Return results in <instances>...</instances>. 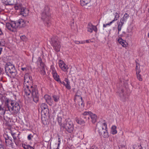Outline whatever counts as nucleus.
Listing matches in <instances>:
<instances>
[{
  "instance_id": "f257e3e1",
  "label": "nucleus",
  "mask_w": 149,
  "mask_h": 149,
  "mask_svg": "<svg viewBox=\"0 0 149 149\" xmlns=\"http://www.w3.org/2000/svg\"><path fill=\"white\" fill-rule=\"evenodd\" d=\"M23 93L25 96L29 98L31 95L36 103L39 101L38 91L36 87L33 85L32 77L28 73L26 74L24 76Z\"/></svg>"
},
{
  "instance_id": "f03ea898",
  "label": "nucleus",
  "mask_w": 149,
  "mask_h": 149,
  "mask_svg": "<svg viewBox=\"0 0 149 149\" xmlns=\"http://www.w3.org/2000/svg\"><path fill=\"white\" fill-rule=\"evenodd\" d=\"M5 105L7 106L9 111L13 114L16 115L19 113L20 107L18 102L7 99L5 102Z\"/></svg>"
},
{
  "instance_id": "7ed1b4c3",
  "label": "nucleus",
  "mask_w": 149,
  "mask_h": 149,
  "mask_svg": "<svg viewBox=\"0 0 149 149\" xmlns=\"http://www.w3.org/2000/svg\"><path fill=\"white\" fill-rule=\"evenodd\" d=\"M96 129L97 130L99 134L103 137L108 138L109 136L106 123L103 124L98 123L96 125Z\"/></svg>"
},
{
  "instance_id": "20e7f679",
  "label": "nucleus",
  "mask_w": 149,
  "mask_h": 149,
  "mask_svg": "<svg viewBox=\"0 0 149 149\" xmlns=\"http://www.w3.org/2000/svg\"><path fill=\"white\" fill-rule=\"evenodd\" d=\"M5 70L7 74L9 76L14 77L17 74L16 70L14 66L10 62L6 64Z\"/></svg>"
},
{
  "instance_id": "39448f33",
  "label": "nucleus",
  "mask_w": 149,
  "mask_h": 149,
  "mask_svg": "<svg viewBox=\"0 0 149 149\" xmlns=\"http://www.w3.org/2000/svg\"><path fill=\"white\" fill-rule=\"evenodd\" d=\"M49 9L48 7H45V9L42 14V19L46 26L48 27L50 25V14L49 13Z\"/></svg>"
},
{
  "instance_id": "423d86ee",
  "label": "nucleus",
  "mask_w": 149,
  "mask_h": 149,
  "mask_svg": "<svg viewBox=\"0 0 149 149\" xmlns=\"http://www.w3.org/2000/svg\"><path fill=\"white\" fill-rule=\"evenodd\" d=\"M51 43L54 49L57 52L60 51L61 46L57 37H53L51 39Z\"/></svg>"
},
{
  "instance_id": "0eeeda50",
  "label": "nucleus",
  "mask_w": 149,
  "mask_h": 149,
  "mask_svg": "<svg viewBox=\"0 0 149 149\" xmlns=\"http://www.w3.org/2000/svg\"><path fill=\"white\" fill-rule=\"evenodd\" d=\"M61 127L65 128L68 132L70 133L72 132L73 130V125L71 121H69L67 120H65L64 122V127Z\"/></svg>"
},
{
  "instance_id": "6e6552de",
  "label": "nucleus",
  "mask_w": 149,
  "mask_h": 149,
  "mask_svg": "<svg viewBox=\"0 0 149 149\" xmlns=\"http://www.w3.org/2000/svg\"><path fill=\"white\" fill-rule=\"evenodd\" d=\"M74 101L76 106L77 104H78V105L80 106H81V107L84 106L82 98L80 95H78V93H77L75 95Z\"/></svg>"
},
{
  "instance_id": "1a4fd4ad",
  "label": "nucleus",
  "mask_w": 149,
  "mask_h": 149,
  "mask_svg": "<svg viewBox=\"0 0 149 149\" xmlns=\"http://www.w3.org/2000/svg\"><path fill=\"white\" fill-rule=\"evenodd\" d=\"M6 26L7 28L11 31H14L17 28L15 22H12L10 23H6Z\"/></svg>"
},
{
  "instance_id": "9d476101",
  "label": "nucleus",
  "mask_w": 149,
  "mask_h": 149,
  "mask_svg": "<svg viewBox=\"0 0 149 149\" xmlns=\"http://www.w3.org/2000/svg\"><path fill=\"white\" fill-rule=\"evenodd\" d=\"M38 62L40 63L41 68V70L40 71V73L42 75H44L45 74L46 72L45 70V65L42 62V59L41 58L39 57L38 58Z\"/></svg>"
},
{
  "instance_id": "9b49d317",
  "label": "nucleus",
  "mask_w": 149,
  "mask_h": 149,
  "mask_svg": "<svg viewBox=\"0 0 149 149\" xmlns=\"http://www.w3.org/2000/svg\"><path fill=\"white\" fill-rule=\"evenodd\" d=\"M87 31L88 32L92 33L93 31L97 32V28L96 26L92 25L91 23H89L88 24L87 26Z\"/></svg>"
},
{
  "instance_id": "f8f14e48",
  "label": "nucleus",
  "mask_w": 149,
  "mask_h": 149,
  "mask_svg": "<svg viewBox=\"0 0 149 149\" xmlns=\"http://www.w3.org/2000/svg\"><path fill=\"white\" fill-rule=\"evenodd\" d=\"M15 22L17 28L18 27H23L25 25V22L23 19H19L18 21Z\"/></svg>"
},
{
  "instance_id": "ddd939ff",
  "label": "nucleus",
  "mask_w": 149,
  "mask_h": 149,
  "mask_svg": "<svg viewBox=\"0 0 149 149\" xmlns=\"http://www.w3.org/2000/svg\"><path fill=\"white\" fill-rule=\"evenodd\" d=\"M59 65L61 70L64 72L67 71L68 69L67 66L61 60L59 61Z\"/></svg>"
},
{
  "instance_id": "4468645a",
  "label": "nucleus",
  "mask_w": 149,
  "mask_h": 149,
  "mask_svg": "<svg viewBox=\"0 0 149 149\" xmlns=\"http://www.w3.org/2000/svg\"><path fill=\"white\" fill-rule=\"evenodd\" d=\"M40 108L42 111H43L45 114L49 113V110L47 105L45 103H42L40 105Z\"/></svg>"
},
{
  "instance_id": "2eb2a0df",
  "label": "nucleus",
  "mask_w": 149,
  "mask_h": 149,
  "mask_svg": "<svg viewBox=\"0 0 149 149\" xmlns=\"http://www.w3.org/2000/svg\"><path fill=\"white\" fill-rule=\"evenodd\" d=\"M19 13L20 15L24 16H26L28 15L29 14V10L23 7L21 10L19 11Z\"/></svg>"
},
{
  "instance_id": "dca6fc26",
  "label": "nucleus",
  "mask_w": 149,
  "mask_h": 149,
  "mask_svg": "<svg viewBox=\"0 0 149 149\" xmlns=\"http://www.w3.org/2000/svg\"><path fill=\"white\" fill-rule=\"evenodd\" d=\"M44 98L47 104L50 105H52L53 101L50 96L46 95L44 96Z\"/></svg>"
},
{
  "instance_id": "f3484780",
  "label": "nucleus",
  "mask_w": 149,
  "mask_h": 149,
  "mask_svg": "<svg viewBox=\"0 0 149 149\" xmlns=\"http://www.w3.org/2000/svg\"><path fill=\"white\" fill-rule=\"evenodd\" d=\"M15 0H2V2L6 5H12L15 3Z\"/></svg>"
},
{
  "instance_id": "a211bd4d",
  "label": "nucleus",
  "mask_w": 149,
  "mask_h": 149,
  "mask_svg": "<svg viewBox=\"0 0 149 149\" xmlns=\"http://www.w3.org/2000/svg\"><path fill=\"white\" fill-rule=\"evenodd\" d=\"M62 117V116H61L59 114H58L57 118L58 122L61 127H64V122L63 123V122Z\"/></svg>"
},
{
  "instance_id": "6ab92c4d",
  "label": "nucleus",
  "mask_w": 149,
  "mask_h": 149,
  "mask_svg": "<svg viewBox=\"0 0 149 149\" xmlns=\"http://www.w3.org/2000/svg\"><path fill=\"white\" fill-rule=\"evenodd\" d=\"M118 41L123 47H126L127 45V43L126 41L121 38L118 39Z\"/></svg>"
},
{
  "instance_id": "aec40b11",
  "label": "nucleus",
  "mask_w": 149,
  "mask_h": 149,
  "mask_svg": "<svg viewBox=\"0 0 149 149\" xmlns=\"http://www.w3.org/2000/svg\"><path fill=\"white\" fill-rule=\"evenodd\" d=\"M124 22L120 20V22L118 24V33L119 34V32L121 31L122 27L124 24Z\"/></svg>"
},
{
  "instance_id": "412c9836",
  "label": "nucleus",
  "mask_w": 149,
  "mask_h": 149,
  "mask_svg": "<svg viewBox=\"0 0 149 149\" xmlns=\"http://www.w3.org/2000/svg\"><path fill=\"white\" fill-rule=\"evenodd\" d=\"M90 117L92 119V121L93 123H95L96 121L97 118V116L95 114H93L92 112L90 115Z\"/></svg>"
},
{
  "instance_id": "4be33fe9",
  "label": "nucleus",
  "mask_w": 149,
  "mask_h": 149,
  "mask_svg": "<svg viewBox=\"0 0 149 149\" xmlns=\"http://www.w3.org/2000/svg\"><path fill=\"white\" fill-rule=\"evenodd\" d=\"M91 1V0H81L80 4L81 6H84L90 3Z\"/></svg>"
},
{
  "instance_id": "5701e85b",
  "label": "nucleus",
  "mask_w": 149,
  "mask_h": 149,
  "mask_svg": "<svg viewBox=\"0 0 149 149\" xmlns=\"http://www.w3.org/2000/svg\"><path fill=\"white\" fill-rule=\"evenodd\" d=\"M76 122L79 124H82L85 123V121L81 118H75Z\"/></svg>"
},
{
  "instance_id": "b1692460",
  "label": "nucleus",
  "mask_w": 149,
  "mask_h": 149,
  "mask_svg": "<svg viewBox=\"0 0 149 149\" xmlns=\"http://www.w3.org/2000/svg\"><path fill=\"white\" fill-rule=\"evenodd\" d=\"M12 139H6L5 143L7 146H13V141Z\"/></svg>"
},
{
  "instance_id": "393cba45",
  "label": "nucleus",
  "mask_w": 149,
  "mask_h": 149,
  "mask_svg": "<svg viewBox=\"0 0 149 149\" xmlns=\"http://www.w3.org/2000/svg\"><path fill=\"white\" fill-rule=\"evenodd\" d=\"M14 8L15 10H21V9H22L23 7L22 5L21 4L17 3L15 5Z\"/></svg>"
},
{
  "instance_id": "a878e982",
  "label": "nucleus",
  "mask_w": 149,
  "mask_h": 149,
  "mask_svg": "<svg viewBox=\"0 0 149 149\" xmlns=\"http://www.w3.org/2000/svg\"><path fill=\"white\" fill-rule=\"evenodd\" d=\"M129 17V15L127 13H125L123 17L120 20L123 22H125Z\"/></svg>"
},
{
  "instance_id": "bb28decb",
  "label": "nucleus",
  "mask_w": 149,
  "mask_h": 149,
  "mask_svg": "<svg viewBox=\"0 0 149 149\" xmlns=\"http://www.w3.org/2000/svg\"><path fill=\"white\" fill-rule=\"evenodd\" d=\"M116 127L115 126H113L111 128V132L113 134H114L117 133V131L116 130Z\"/></svg>"
},
{
  "instance_id": "cd10ccee",
  "label": "nucleus",
  "mask_w": 149,
  "mask_h": 149,
  "mask_svg": "<svg viewBox=\"0 0 149 149\" xmlns=\"http://www.w3.org/2000/svg\"><path fill=\"white\" fill-rule=\"evenodd\" d=\"M114 19L112 21L113 23L114 21L117 20L120 17L119 14L117 13H116L115 14H114Z\"/></svg>"
},
{
  "instance_id": "c85d7f7f",
  "label": "nucleus",
  "mask_w": 149,
  "mask_h": 149,
  "mask_svg": "<svg viewBox=\"0 0 149 149\" xmlns=\"http://www.w3.org/2000/svg\"><path fill=\"white\" fill-rule=\"evenodd\" d=\"M50 71L52 72L53 75L57 74L55 69L53 65H51V66Z\"/></svg>"
},
{
  "instance_id": "c756f323",
  "label": "nucleus",
  "mask_w": 149,
  "mask_h": 149,
  "mask_svg": "<svg viewBox=\"0 0 149 149\" xmlns=\"http://www.w3.org/2000/svg\"><path fill=\"white\" fill-rule=\"evenodd\" d=\"M141 72V70L140 67V65L139 64H136V74H139Z\"/></svg>"
},
{
  "instance_id": "7c9ffc66",
  "label": "nucleus",
  "mask_w": 149,
  "mask_h": 149,
  "mask_svg": "<svg viewBox=\"0 0 149 149\" xmlns=\"http://www.w3.org/2000/svg\"><path fill=\"white\" fill-rule=\"evenodd\" d=\"M53 77L55 80L59 82H61V81L59 78V76L57 74L53 75Z\"/></svg>"
},
{
  "instance_id": "2f4dec72",
  "label": "nucleus",
  "mask_w": 149,
  "mask_h": 149,
  "mask_svg": "<svg viewBox=\"0 0 149 149\" xmlns=\"http://www.w3.org/2000/svg\"><path fill=\"white\" fill-rule=\"evenodd\" d=\"M53 98L54 101L57 102L59 100V97L58 95H54L53 96Z\"/></svg>"
},
{
  "instance_id": "473e14b6",
  "label": "nucleus",
  "mask_w": 149,
  "mask_h": 149,
  "mask_svg": "<svg viewBox=\"0 0 149 149\" xmlns=\"http://www.w3.org/2000/svg\"><path fill=\"white\" fill-rule=\"evenodd\" d=\"M25 149H34L33 147L29 145H25L23 147Z\"/></svg>"
},
{
  "instance_id": "72a5a7b5",
  "label": "nucleus",
  "mask_w": 149,
  "mask_h": 149,
  "mask_svg": "<svg viewBox=\"0 0 149 149\" xmlns=\"http://www.w3.org/2000/svg\"><path fill=\"white\" fill-rule=\"evenodd\" d=\"M11 134L12 135L14 139V141H15V140L17 139V137L16 136V134L15 133H13L12 132H11Z\"/></svg>"
},
{
  "instance_id": "f704fd0d",
  "label": "nucleus",
  "mask_w": 149,
  "mask_h": 149,
  "mask_svg": "<svg viewBox=\"0 0 149 149\" xmlns=\"http://www.w3.org/2000/svg\"><path fill=\"white\" fill-rule=\"evenodd\" d=\"M91 114V112L90 111H85L83 114V115L84 116H86L88 115H89Z\"/></svg>"
},
{
  "instance_id": "c9c22d12",
  "label": "nucleus",
  "mask_w": 149,
  "mask_h": 149,
  "mask_svg": "<svg viewBox=\"0 0 149 149\" xmlns=\"http://www.w3.org/2000/svg\"><path fill=\"white\" fill-rule=\"evenodd\" d=\"M65 86L68 89L70 90L71 89V87L70 86V83H66L65 84Z\"/></svg>"
},
{
  "instance_id": "e433bc0d",
  "label": "nucleus",
  "mask_w": 149,
  "mask_h": 149,
  "mask_svg": "<svg viewBox=\"0 0 149 149\" xmlns=\"http://www.w3.org/2000/svg\"><path fill=\"white\" fill-rule=\"evenodd\" d=\"M119 149H127L125 146L124 145H120L118 146Z\"/></svg>"
},
{
  "instance_id": "4c0bfd02",
  "label": "nucleus",
  "mask_w": 149,
  "mask_h": 149,
  "mask_svg": "<svg viewBox=\"0 0 149 149\" xmlns=\"http://www.w3.org/2000/svg\"><path fill=\"white\" fill-rule=\"evenodd\" d=\"M137 75V77L138 79L140 81H142V79L141 77V76L139 74H136Z\"/></svg>"
},
{
  "instance_id": "58836bf2",
  "label": "nucleus",
  "mask_w": 149,
  "mask_h": 149,
  "mask_svg": "<svg viewBox=\"0 0 149 149\" xmlns=\"http://www.w3.org/2000/svg\"><path fill=\"white\" fill-rule=\"evenodd\" d=\"M61 139L60 138H58V147L56 149H59V147L60 146V144Z\"/></svg>"
},
{
  "instance_id": "ea45409f",
  "label": "nucleus",
  "mask_w": 149,
  "mask_h": 149,
  "mask_svg": "<svg viewBox=\"0 0 149 149\" xmlns=\"http://www.w3.org/2000/svg\"><path fill=\"white\" fill-rule=\"evenodd\" d=\"M112 23H113V22L111 21L109 23L107 24H104L103 25V26L104 27H106L107 26H108V25L109 26Z\"/></svg>"
},
{
  "instance_id": "a19ab883",
  "label": "nucleus",
  "mask_w": 149,
  "mask_h": 149,
  "mask_svg": "<svg viewBox=\"0 0 149 149\" xmlns=\"http://www.w3.org/2000/svg\"><path fill=\"white\" fill-rule=\"evenodd\" d=\"M33 137V136L31 135V134H30L28 136L27 139H28L30 140L31 139V138Z\"/></svg>"
},
{
  "instance_id": "79ce46f5",
  "label": "nucleus",
  "mask_w": 149,
  "mask_h": 149,
  "mask_svg": "<svg viewBox=\"0 0 149 149\" xmlns=\"http://www.w3.org/2000/svg\"><path fill=\"white\" fill-rule=\"evenodd\" d=\"M5 139V141H6V139H9V137H7V134H5L3 135Z\"/></svg>"
},
{
  "instance_id": "37998d69",
  "label": "nucleus",
  "mask_w": 149,
  "mask_h": 149,
  "mask_svg": "<svg viewBox=\"0 0 149 149\" xmlns=\"http://www.w3.org/2000/svg\"><path fill=\"white\" fill-rule=\"evenodd\" d=\"M21 39L23 41H24L26 38V37L25 36H20Z\"/></svg>"
},
{
  "instance_id": "c03bdc74",
  "label": "nucleus",
  "mask_w": 149,
  "mask_h": 149,
  "mask_svg": "<svg viewBox=\"0 0 149 149\" xmlns=\"http://www.w3.org/2000/svg\"><path fill=\"white\" fill-rule=\"evenodd\" d=\"M5 44V42L4 41H0V46H3Z\"/></svg>"
},
{
  "instance_id": "a18cd8bd",
  "label": "nucleus",
  "mask_w": 149,
  "mask_h": 149,
  "mask_svg": "<svg viewBox=\"0 0 149 149\" xmlns=\"http://www.w3.org/2000/svg\"><path fill=\"white\" fill-rule=\"evenodd\" d=\"M140 146V145H139L137 144H135V145H133V149H139V147L138 148H136V146Z\"/></svg>"
},
{
  "instance_id": "49530a36",
  "label": "nucleus",
  "mask_w": 149,
  "mask_h": 149,
  "mask_svg": "<svg viewBox=\"0 0 149 149\" xmlns=\"http://www.w3.org/2000/svg\"><path fill=\"white\" fill-rule=\"evenodd\" d=\"M89 149H99L95 145L92 146Z\"/></svg>"
},
{
  "instance_id": "de8ad7c7",
  "label": "nucleus",
  "mask_w": 149,
  "mask_h": 149,
  "mask_svg": "<svg viewBox=\"0 0 149 149\" xmlns=\"http://www.w3.org/2000/svg\"><path fill=\"white\" fill-rule=\"evenodd\" d=\"M64 81L66 83H70L69 80L67 78H65L64 79Z\"/></svg>"
},
{
  "instance_id": "09e8293b",
  "label": "nucleus",
  "mask_w": 149,
  "mask_h": 149,
  "mask_svg": "<svg viewBox=\"0 0 149 149\" xmlns=\"http://www.w3.org/2000/svg\"><path fill=\"white\" fill-rule=\"evenodd\" d=\"M0 111H2L3 112V114H4L5 111H4L3 109L2 108L1 106V105H0Z\"/></svg>"
},
{
  "instance_id": "8fccbe9b",
  "label": "nucleus",
  "mask_w": 149,
  "mask_h": 149,
  "mask_svg": "<svg viewBox=\"0 0 149 149\" xmlns=\"http://www.w3.org/2000/svg\"><path fill=\"white\" fill-rule=\"evenodd\" d=\"M21 70L23 71H26V68H22Z\"/></svg>"
},
{
  "instance_id": "3c124183",
  "label": "nucleus",
  "mask_w": 149,
  "mask_h": 149,
  "mask_svg": "<svg viewBox=\"0 0 149 149\" xmlns=\"http://www.w3.org/2000/svg\"><path fill=\"white\" fill-rule=\"evenodd\" d=\"M74 42L76 44H79L81 43L80 42L78 41H75Z\"/></svg>"
},
{
  "instance_id": "603ef678",
  "label": "nucleus",
  "mask_w": 149,
  "mask_h": 149,
  "mask_svg": "<svg viewBox=\"0 0 149 149\" xmlns=\"http://www.w3.org/2000/svg\"><path fill=\"white\" fill-rule=\"evenodd\" d=\"M0 149H4V148L3 146L1 145L0 144Z\"/></svg>"
},
{
  "instance_id": "864d4df0",
  "label": "nucleus",
  "mask_w": 149,
  "mask_h": 149,
  "mask_svg": "<svg viewBox=\"0 0 149 149\" xmlns=\"http://www.w3.org/2000/svg\"><path fill=\"white\" fill-rule=\"evenodd\" d=\"M60 84H62L63 85H64V86L65 85V83L64 82V81H63L62 82L61 81V82H59Z\"/></svg>"
},
{
  "instance_id": "5fc2aeb1",
  "label": "nucleus",
  "mask_w": 149,
  "mask_h": 149,
  "mask_svg": "<svg viewBox=\"0 0 149 149\" xmlns=\"http://www.w3.org/2000/svg\"><path fill=\"white\" fill-rule=\"evenodd\" d=\"M3 34V33L2 32V31L1 30V29H0V35H1Z\"/></svg>"
},
{
  "instance_id": "6e6d98bb",
  "label": "nucleus",
  "mask_w": 149,
  "mask_h": 149,
  "mask_svg": "<svg viewBox=\"0 0 149 149\" xmlns=\"http://www.w3.org/2000/svg\"><path fill=\"white\" fill-rule=\"evenodd\" d=\"M138 146L139 147V149H143L141 145L140 146Z\"/></svg>"
},
{
  "instance_id": "4d7b16f0",
  "label": "nucleus",
  "mask_w": 149,
  "mask_h": 149,
  "mask_svg": "<svg viewBox=\"0 0 149 149\" xmlns=\"http://www.w3.org/2000/svg\"><path fill=\"white\" fill-rule=\"evenodd\" d=\"M7 137H9V139H11L12 138H11L7 134Z\"/></svg>"
},
{
  "instance_id": "13d9d810",
  "label": "nucleus",
  "mask_w": 149,
  "mask_h": 149,
  "mask_svg": "<svg viewBox=\"0 0 149 149\" xmlns=\"http://www.w3.org/2000/svg\"><path fill=\"white\" fill-rule=\"evenodd\" d=\"M86 42L87 43H88L89 42V40H87L86 41Z\"/></svg>"
},
{
  "instance_id": "bf43d9fd",
  "label": "nucleus",
  "mask_w": 149,
  "mask_h": 149,
  "mask_svg": "<svg viewBox=\"0 0 149 149\" xmlns=\"http://www.w3.org/2000/svg\"><path fill=\"white\" fill-rule=\"evenodd\" d=\"M121 91H122V92L123 93L124 92V91L122 89L121 90Z\"/></svg>"
},
{
  "instance_id": "052dcab7",
  "label": "nucleus",
  "mask_w": 149,
  "mask_h": 149,
  "mask_svg": "<svg viewBox=\"0 0 149 149\" xmlns=\"http://www.w3.org/2000/svg\"><path fill=\"white\" fill-rule=\"evenodd\" d=\"M148 37L149 38V33H148Z\"/></svg>"
},
{
  "instance_id": "680f3d73",
  "label": "nucleus",
  "mask_w": 149,
  "mask_h": 149,
  "mask_svg": "<svg viewBox=\"0 0 149 149\" xmlns=\"http://www.w3.org/2000/svg\"><path fill=\"white\" fill-rule=\"evenodd\" d=\"M83 118H85H85H86V117H83Z\"/></svg>"
},
{
  "instance_id": "e2e57ef3",
  "label": "nucleus",
  "mask_w": 149,
  "mask_h": 149,
  "mask_svg": "<svg viewBox=\"0 0 149 149\" xmlns=\"http://www.w3.org/2000/svg\"><path fill=\"white\" fill-rule=\"evenodd\" d=\"M137 147H138V148H139L138 146H136V148H137Z\"/></svg>"
},
{
  "instance_id": "0e129e2a",
  "label": "nucleus",
  "mask_w": 149,
  "mask_h": 149,
  "mask_svg": "<svg viewBox=\"0 0 149 149\" xmlns=\"http://www.w3.org/2000/svg\"><path fill=\"white\" fill-rule=\"evenodd\" d=\"M88 119H89V117H88Z\"/></svg>"
}]
</instances>
